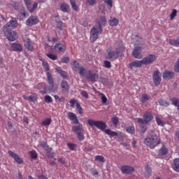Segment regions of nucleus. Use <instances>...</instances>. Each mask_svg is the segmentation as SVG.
Returning <instances> with one entry per match:
<instances>
[{"mask_svg":"<svg viewBox=\"0 0 179 179\" xmlns=\"http://www.w3.org/2000/svg\"><path fill=\"white\" fill-rule=\"evenodd\" d=\"M80 94L83 96V97H85V99H89V94L85 90H81Z\"/></svg>","mask_w":179,"mask_h":179,"instance_id":"52","label":"nucleus"},{"mask_svg":"<svg viewBox=\"0 0 179 179\" xmlns=\"http://www.w3.org/2000/svg\"><path fill=\"white\" fill-rule=\"evenodd\" d=\"M29 155L31 157V159H37L38 157V155L37 154V152L36 150H33L29 152Z\"/></svg>","mask_w":179,"mask_h":179,"instance_id":"47","label":"nucleus"},{"mask_svg":"<svg viewBox=\"0 0 179 179\" xmlns=\"http://www.w3.org/2000/svg\"><path fill=\"white\" fill-rule=\"evenodd\" d=\"M44 100L45 103H52V97H51L50 95L45 96Z\"/></svg>","mask_w":179,"mask_h":179,"instance_id":"49","label":"nucleus"},{"mask_svg":"<svg viewBox=\"0 0 179 179\" xmlns=\"http://www.w3.org/2000/svg\"><path fill=\"white\" fill-rule=\"evenodd\" d=\"M68 117L71 121H73L74 124H79V120H78V117L76 115L72 112H69L68 113Z\"/></svg>","mask_w":179,"mask_h":179,"instance_id":"23","label":"nucleus"},{"mask_svg":"<svg viewBox=\"0 0 179 179\" xmlns=\"http://www.w3.org/2000/svg\"><path fill=\"white\" fill-rule=\"evenodd\" d=\"M161 142L160 138L156 134H151L144 139L145 145L150 149H155L160 145Z\"/></svg>","mask_w":179,"mask_h":179,"instance_id":"1","label":"nucleus"},{"mask_svg":"<svg viewBox=\"0 0 179 179\" xmlns=\"http://www.w3.org/2000/svg\"><path fill=\"white\" fill-rule=\"evenodd\" d=\"M28 101H31L32 103L37 101V96H36V94H34V96H29Z\"/></svg>","mask_w":179,"mask_h":179,"instance_id":"53","label":"nucleus"},{"mask_svg":"<svg viewBox=\"0 0 179 179\" xmlns=\"http://www.w3.org/2000/svg\"><path fill=\"white\" fill-rule=\"evenodd\" d=\"M95 160H96V162H100L101 163H104V162H106L104 157H103L101 155L95 156Z\"/></svg>","mask_w":179,"mask_h":179,"instance_id":"41","label":"nucleus"},{"mask_svg":"<svg viewBox=\"0 0 179 179\" xmlns=\"http://www.w3.org/2000/svg\"><path fill=\"white\" fill-rule=\"evenodd\" d=\"M71 65L73 71H78V69L80 68V66H79V62H78V61L76 60L72 62Z\"/></svg>","mask_w":179,"mask_h":179,"instance_id":"33","label":"nucleus"},{"mask_svg":"<svg viewBox=\"0 0 179 179\" xmlns=\"http://www.w3.org/2000/svg\"><path fill=\"white\" fill-rule=\"evenodd\" d=\"M149 100H150V96L146 94H143L140 99V101L142 103H146Z\"/></svg>","mask_w":179,"mask_h":179,"instance_id":"31","label":"nucleus"},{"mask_svg":"<svg viewBox=\"0 0 179 179\" xmlns=\"http://www.w3.org/2000/svg\"><path fill=\"white\" fill-rule=\"evenodd\" d=\"M59 75L61 76L62 78H68V74L66 73L65 71L62 70L61 71V73H59Z\"/></svg>","mask_w":179,"mask_h":179,"instance_id":"61","label":"nucleus"},{"mask_svg":"<svg viewBox=\"0 0 179 179\" xmlns=\"http://www.w3.org/2000/svg\"><path fill=\"white\" fill-rule=\"evenodd\" d=\"M24 47L28 50V51H34V48L31 45V40L30 38H27L24 41Z\"/></svg>","mask_w":179,"mask_h":179,"instance_id":"21","label":"nucleus"},{"mask_svg":"<svg viewBox=\"0 0 179 179\" xmlns=\"http://www.w3.org/2000/svg\"><path fill=\"white\" fill-rule=\"evenodd\" d=\"M100 22H99V23L101 25L106 24V23H107V20L106 19L105 17L101 16V17H100Z\"/></svg>","mask_w":179,"mask_h":179,"instance_id":"58","label":"nucleus"},{"mask_svg":"<svg viewBox=\"0 0 179 179\" xmlns=\"http://www.w3.org/2000/svg\"><path fill=\"white\" fill-rule=\"evenodd\" d=\"M152 80L155 86H159V85H160V82H162V73H160L159 70L153 72Z\"/></svg>","mask_w":179,"mask_h":179,"instance_id":"9","label":"nucleus"},{"mask_svg":"<svg viewBox=\"0 0 179 179\" xmlns=\"http://www.w3.org/2000/svg\"><path fill=\"white\" fill-rule=\"evenodd\" d=\"M39 20L37 16H31L27 20V26H34V24H37L38 23Z\"/></svg>","mask_w":179,"mask_h":179,"instance_id":"16","label":"nucleus"},{"mask_svg":"<svg viewBox=\"0 0 179 179\" xmlns=\"http://www.w3.org/2000/svg\"><path fill=\"white\" fill-rule=\"evenodd\" d=\"M54 49L56 52H65L66 51V45H64V43H56Z\"/></svg>","mask_w":179,"mask_h":179,"instance_id":"15","label":"nucleus"},{"mask_svg":"<svg viewBox=\"0 0 179 179\" xmlns=\"http://www.w3.org/2000/svg\"><path fill=\"white\" fill-rule=\"evenodd\" d=\"M103 2L108 5L110 9L113 8V0H103Z\"/></svg>","mask_w":179,"mask_h":179,"instance_id":"56","label":"nucleus"},{"mask_svg":"<svg viewBox=\"0 0 179 179\" xmlns=\"http://www.w3.org/2000/svg\"><path fill=\"white\" fill-rule=\"evenodd\" d=\"M155 120L157 125H159V127H164V122H163V120H162L160 117H156Z\"/></svg>","mask_w":179,"mask_h":179,"instance_id":"43","label":"nucleus"},{"mask_svg":"<svg viewBox=\"0 0 179 179\" xmlns=\"http://www.w3.org/2000/svg\"><path fill=\"white\" fill-rule=\"evenodd\" d=\"M169 153V149L166 147V145H162L161 148L158 150V156L159 157H163V156H166Z\"/></svg>","mask_w":179,"mask_h":179,"instance_id":"19","label":"nucleus"},{"mask_svg":"<svg viewBox=\"0 0 179 179\" xmlns=\"http://www.w3.org/2000/svg\"><path fill=\"white\" fill-rule=\"evenodd\" d=\"M89 71H87L85 67L80 66L78 69V73L80 76H83V78H86V73H87Z\"/></svg>","mask_w":179,"mask_h":179,"instance_id":"25","label":"nucleus"},{"mask_svg":"<svg viewBox=\"0 0 179 179\" xmlns=\"http://www.w3.org/2000/svg\"><path fill=\"white\" fill-rule=\"evenodd\" d=\"M176 16H177V10L173 9L170 15L171 20H173V19H174V17H176Z\"/></svg>","mask_w":179,"mask_h":179,"instance_id":"55","label":"nucleus"},{"mask_svg":"<svg viewBox=\"0 0 179 179\" xmlns=\"http://www.w3.org/2000/svg\"><path fill=\"white\" fill-rule=\"evenodd\" d=\"M8 154L15 160V162H16V163H18V164H23V159H22L17 154L13 152L12 150H8Z\"/></svg>","mask_w":179,"mask_h":179,"instance_id":"13","label":"nucleus"},{"mask_svg":"<svg viewBox=\"0 0 179 179\" xmlns=\"http://www.w3.org/2000/svg\"><path fill=\"white\" fill-rule=\"evenodd\" d=\"M85 78L89 82L94 83L99 79V75H97L96 73L92 72V71H88L85 74Z\"/></svg>","mask_w":179,"mask_h":179,"instance_id":"10","label":"nucleus"},{"mask_svg":"<svg viewBox=\"0 0 179 179\" xmlns=\"http://www.w3.org/2000/svg\"><path fill=\"white\" fill-rule=\"evenodd\" d=\"M145 171L148 176H152V168L150 167V165H147L145 167Z\"/></svg>","mask_w":179,"mask_h":179,"instance_id":"51","label":"nucleus"},{"mask_svg":"<svg viewBox=\"0 0 179 179\" xmlns=\"http://www.w3.org/2000/svg\"><path fill=\"white\" fill-rule=\"evenodd\" d=\"M42 65H43L45 71H46L47 72H48V71H50V66L48 65V63H47L45 61H43Z\"/></svg>","mask_w":179,"mask_h":179,"instance_id":"50","label":"nucleus"},{"mask_svg":"<svg viewBox=\"0 0 179 179\" xmlns=\"http://www.w3.org/2000/svg\"><path fill=\"white\" fill-rule=\"evenodd\" d=\"M76 108L79 113V114L80 115L81 117L83 116V108H82V106H80V104L79 103V102H76Z\"/></svg>","mask_w":179,"mask_h":179,"instance_id":"37","label":"nucleus"},{"mask_svg":"<svg viewBox=\"0 0 179 179\" xmlns=\"http://www.w3.org/2000/svg\"><path fill=\"white\" fill-rule=\"evenodd\" d=\"M171 167L174 171L179 173V158H176L173 159Z\"/></svg>","mask_w":179,"mask_h":179,"instance_id":"22","label":"nucleus"},{"mask_svg":"<svg viewBox=\"0 0 179 179\" xmlns=\"http://www.w3.org/2000/svg\"><path fill=\"white\" fill-rule=\"evenodd\" d=\"M101 31H103L101 24L98 22L97 24L93 27L90 30V40L91 43H94V41L99 38V34H101Z\"/></svg>","mask_w":179,"mask_h":179,"instance_id":"2","label":"nucleus"},{"mask_svg":"<svg viewBox=\"0 0 179 179\" xmlns=\"http://www.w3.org/2000/svg\"><path fill=\"white\" fill-rule=\"evenodd\" d=\"M157 59V57L155 54H150L147 57H143L141 62L143 65H152Z\"/></svg>","mask_w":179,"mask_h":179,"instance_id":"6","label":"nucleus"},{"mask_svg":"<svg viewBox=\"0 0 179 179\" xmlns=\"http://www.w3.org/2000/svg\"><path fill=\"white\" fill-rule=\"evenodd\" d=\"M70 59H71L69 58V57H64L63 58L61 59V62L63 64H68V62H69Z\"/></svg>","mask_w":179,"mask_h":179,"instance_id":"54","label":"nucleus"},{"mask_svg":"<svg viewBox=\"0 0 179 179\" xmlns=\"http://www.w3.org/2000/svg\"><path fill=\"white\" fill-rule=\"evenodd\" d=\"M47 79L49 85H52L54 83V78L50 72L47 73Z\"/></svg>","mask_w":179,"mask_h":179,"instance_id":"35","label":"nucleus"},{"mask_svg":"<svg viewBox=\"0 0 179 179\" xmlns=\"http://www.w3.org/2000/svg\"><path fill=\"white\" fill-rule=\"evenodd\" d=\"M175 71L176 72H179V57H178V59L177 60L176 64L175 65Z\"/></svg>","mask_w":179,"mask_h":179,"instance_id":"63","label":"nucleus"},{"mask_svg":"<svg viewBox=\"0 0 179 179\" xmlns=\"http://www.w3.org/2000/svg\"><path fill=\"white\" fill-rule=\"evenodd\" d=\"M143 65L142 60H136L129 64L130 69H134V68H142Z\"/></svg>","mask_w":179,"mask_h":179,"instance_id":"17","label":"nucleus"},{"mask_svg":"<svg viewBox=\"0 0 179 179\" xmlns=\"http://www.w3.org/2000/svg\"><path fill=\"white\" fill-rule=\"evenodd\" d=\"M159 105L162 106L163 107H169V106H170V103L163 99H159Z\"/></svg>","mask_w":179,"mask_h":179,"instance_id":"40","label":"nucleus"},{"mask_svg":"<svg viewBox=\"0 0 179 179\" xmlns=\"http://www.w3.org/2000/svg\"><path fill=\"white\" fill-rule=\"evenodd\" d=\"M50 90L52 93H55V92H58V85L57 84H50Z\"/></svg>","mask_w":179,"mask_h":179,"instance_id":"28","label":"nucleus"},{"mask_svg":"<svg viewBox=\"0 0 179 179\" xmlns=\"http://www.w3.org/2000/svg\"><path fill=\"white\" fill-rule=\"evenodd\" d=\"M39 146H41V148H43L44 150H48V144H47V142L41 141L39 143Z\"/></svg>","mask_w":179,"mask_h":179,"instance_id":"42","label":"nucleus"},{"mask_svg":"<svg viewBox=\"0 0 179 179\" xmlns=\"http://www.w3.org/2000/svg\"><path fill=\"white\" fill-rule=\"evenodd\" d=\"M122 174H132L135 171V168L129 165H124L120 168Z\"/></svg>","mask_w":179,"mask_h":179,"instance_id":"12","label":"nucleus"},{"mask_svg":"<svg viewBox=\"0 0 179 179\" xmlns=\"http://www.w3.org/2000/svg\"><path fill=\"white\" fill-rule=\"evenodd\" d=\"M68 147L69 148V149H71V150H75V144L73 143H68Z\"/></svg>","mask_w":179,"mask_h":179,"instance_id":"64","label":"nucleus"},{"mask_svg":"<svg viewBox=\"0 0 179 179\" xmlns=\"http://www.w3.org/2000/svg\"><path fill=\"white\" fill-rule=\"evenodd\" d=\"M101 101L103 104H106L107 103V96L104 94H101Z\"/></svg>","mask_w":179,"mask_h":179,"instance_id":"60","label":"nucleus"},{"mask_svg":"<svg viewBox=\"0 0 179 179\" xmlns=\"http://www.w3.org/2000/svg\"><path fill=\"white\" fill-rule=\"evenodd\" d=\"M55 22L57 23V29H59V30L62 29V21L59 20V16L55 17Z\"/></svg>","mask_w":179,"mask_h":179,"instance_id":"30","label":"nucleus"},{"mask_svg":"<svg viewBox=\"0 0 179 179\" xmlns=\"http://www.w3.org/2000/svg\"><path fill=\"white\" fill-rule=\"evenodd\" d=\"M41 125H43V127H48V125H51V118H46L41 122Z\"/></svg>","mask_w":179,"mask_h":179,"instance_id":"34","label":"nucleus"},{"mask_svg":"<svg viewBox=\"0 0 179 179\" xmlns=\"http://www.w3.org/2000/svg\"><path fill=\"white\" fill-rule=\"evenodd\" d=\"M118 23H120V21L117 18H113L112 20H109V24L112 27L118 26Z\"/></svg>","mask_w":179,"mask_h":179,"instance_id":"32","label":"nucleus"},{"mask_svg":"<svg viewBox=\"0 0 179 179\" xmlns=\"http://www.w3.org/2000/svg\"><path fill=\"white\" fill-rule=\"evenodd\" d=\"M104 66H105V68H111V62H110L109 61L106 60L104 62Z\"/></svg>","mask_w":179,"mask_h":179,"instance_id":"62","label":"nucleus"},{"mask_svg":"<svg viewBox=\"0 0 179 179\" xmlns=\"http://www.w3.org/2000/svg\"><path fill=\"white\" fill-rule=\"evenodd\" d=\"M171 101L173 106H176V107H178V110H179V99L177 98H172Z\"/></svg>","mask_w":179,"mask_h":179,"instance_id":"46","label":"nucleus"},{"mask_svg":"<svg viewBox=\"0 0 179 179\" xmlns=\"http://www.w3.org/2000/svg\"><path fill=\"white\" fill-rule=\"evenodd\" d=\"M169 44H171V45H174L175 47H178L179 45L178 39H170Z\"/></svg>","mask_w":179,"mask_h":179,"instance_id":"45","label":"nucleus"},{"mask_svg":"<svg viewBox=\"0 0 179 179\" xmlns=\"http://www.w3.org/2000/svg\"><path fill=\"white\" fill-rule=\"evenodd\" d=\"M46 57H48V58H50V59H52V61H57V59H58V56L52 53L46 54Z\"/></svg>","mask_w":179,"mask_h":179,"instance_id":"36","label":"nucleus"},{"mask_svg":"<svg viewBox=\"0 0 179 179\" xmlns=\"http://www.w3.org/2000/svg\"><path fill=\"white\" fill-rule=\"evenodd\" d=\"M4 36L9 41H16L19 38V35L15 31H12L10 30L3 29Z\"/></svg>","mask_w":179,"mask_h":179,"instance_id":"5","label":"nucleus"},{"mask_svg":"<svg viewBox=\"0 0 179 179\" xmlns=\"http://www.w3.org/2000/svg\"><path fill=\"white\" fill-rule=\"evenodd\" d=\"M143 118L145 124H149L153 120V115L150 112L146 111L143 115Z\"/></svg>","mask_w":179,"mask_h":179,"instance_id":"20","label":"nucleus"},{"mask_svg":"<svg viewBox=\"0 0 179 179\" xmlns=\"http://www.w3.org/2000/svg\"><path fill=\"white\" fill-rule=\"evenodd\" d=\"M60 87L63 93H68L69 92V84H68V81L66 80H62Z\"/></svg>","mask_w":179,"mask_h":179,"instance_id":"18","label":"nucleus"},{"mask_svg":"<svg viewBox=\"0 0 179 179\" xmlns=\"http://www.w3.org/2000/svg\"><path fill=\"white\" fill-rule=\"evenodd\" d=\"M111 121H112L113 125H115V127H117V125H118V122H120V120H119L118 117H112Z\"/></svg>","mask_w":179,"mask_h":179,"instance_id":"48","label":"nucleus"},{"mask_svg":"<svg viewBox=\"0 0 179 179\" xmlns=\"http://www.w3.org/2000/svg\"><path fill=\"white\" fill-rule=\"evenodd\" d=\"M12 51L15 52H22L23 51V46L20 43H13L10 44Z\"/></svg>","mask_w":179,"mask_h":179,"instance_id":"14","label":"nucleus"},{"mask_svg":"<svg viewBox=\"0 0 179 179\" xmlns=\"http://www.w3.org/2000/svg\"><path fill=\"white\" fill-rule=\"evenodd\" d=\"M96 3V0H87L86 5H90L91 6H93Z\"/></svg>","mask_w":179,"mask_h":179,"instance_id":"59","label":"nucleus"},{"mask_svg":"<svg viewBox=\"0 0 179 179\" xmlns=\"http://www.w3.org/2000/svg\"><path fill=\"white\" fill-rule=\"evenodd\" d=\"M124 51H125V47H124V45L119 46L117 48H116L115 51L114 50L107 51L108 59H110L111 61H114L115 59H117L118 57H121Z\"/></svg>","mask_w":179,"mask_h":179,"instance_id":"3","label":"nucleus"},{"mask_svg":"<svg viewBox=\"0 0 179 179\" xmlns=\"http://www.w3.org/2000/svg\"><path fill=\"white\" fill-rule=\"evenodd\" d=\"M104 132L106 135H109V136H118V133L111 131L110 129H105Z\"/></svg>","mask_w":179,"mask_h":179,"instance_id":"27","label":"nucleus"},{"mask_svg":"<svg viewBox=\"0 0 179 179\" xmlns=\"http://www.w3.org/2000/svg\"><path fill=\"white\" fill-rule=\"evenodd\" d=\"M141 51L142 48L141 46H136L131 53L132 57L136 58V59H141V58L143 57L142 54H141Z\"/></svg>","mask_w":179,"mask_h":179,"instance_id":"11","label":"nucleus"},{"mask_svg":"<svg viewBox=\"0 0 179 179\" xmlns=\"http://www.w3.org/2000/svg\"><path fill=\"white\" fill-rule=\"evenodd\" d=\"M16 27H17V21L15 18H13L3 27V30H13Z\"/></svg>","mask_w":179,"mask_h":179,"instance_id":"8","label":"nucleus"},{"mask_svg":"<svg viewBox=\"0 0 179 179\" xmlns=\"http://www.w3.org/2000/svg\"><path fill=\"white\" fill-rule=\"evenodd\" d=\"M76 103H78L76 101V99H73L70 101V106L72 108H75V104H76Z\"/></svg>","mask_w":179,"mask_h":179,"instance_id":"57","label":"nucleus"},{"mask_svg":"<svg viewBox=\"0 0 179 179\" xmlns=\"http://www.w3.org/2000/svg\"><path fill=\"white\" fill-rule=\"evenodd\" d=\"M90 171H91L92 176H93L95 177L96 178H98V177L100 176L99 175V171H97L96 170V169L92 168V169H90Z\"/></svg>","mask_w":179,"mask_h":179,"instance_id":"38","label":"nucleus"},{"mask_svg":"<svg viewBox=\"0 0 179 179\" xmlns=\"http://www.w3.org/2000/svg\"><path fill=\"white\" fill-rule=\"evenodd\" d=\"M174 76V73L169 71H165L163 73L164 79H171Z\"/></svg>","mask_w":179,"mask_h":179,"instance_id":"26","label":"nucleus"},{"mask_svg":"<svg viewBox=\"0 0 179 179\" xmlns=\"http://www.w3.org/2000/svg\"><path fill=\"white\" fill-rule=\"evenodd\" d=\"M72 131L77 134L78 141H83L85 139V136L83 135V129L80 128V126H73L72 127Z\"/></svg>","mask_w":179,"mask_h":179,"instance_id":"7","label":"nucleus"},{"mask_svg":"<svg viewBox=\"0 0 179 179\" xmlns=\"http://www.w3.org/2000/svg\"><path fill=\"white\" fill-rule=\"evenodd\" d=\"M70 3H71L72 9H73V10H75L76 12H78V6H76V0H70Z\"/></svg>","mask_w":179,"mask_h":179,"instance_id":"39","label":"nucleus"},{"mask_svg":"<svg viewBox=\"0 0 179 179\" xmlns=\"http://www.w3.org/2000/svg\"><path fill=\"white\" fill-rule=\"evenodd\" d=\"M60 9L62 12H64V13H69V12H71V8H69L68 3H64L61 4Z\"/></svg>","mask_w":179,"mask_h":179,"instance_id":"24","label":"nucleus"},{"mask_svg":"<svg viewBox=\"0 0 179 179\" xmlns=\"http://www.w3.org/2000/svg\"><path fill=\"white\" fill-rule=\"evenodd\" d=\"M126 131L127 132H128V134H135V127L129 126V127L127 128Z\"/></svg>","mask_w":179,"mask_h":179,"instance_id":"44","label":"nucleus"},{"mask_svg":"<svg viewBox=\"0 0 179 179\" xmlns=\"http://www.w3.org/2000/svg\"><path fill=\"white\" fill-rule=\"evenodd\" d=\"M37 6H38V3L35 2L32 5V7H31V4L29 6V7L28 8V10H29L30 13H33V12H34V10L37 9Z\"/></svg>","mask_w":179,"mask_h":179,"instance_id":"29","label":"nucleus"},{"mask_svg":"<svg viewBox=\"0 0 179 179\" xmlns=\"http://www.w3.org/2000/svg\"><path fill=\"white\" fill-rule=\"evenodd\" d=\"M87 122L90 127H96L101 131H106V128H107V124L103 121L89 119Z\"/></svg>","mask_w":179,"mask_h":179,"instance_id":"4","label":"nucleus"}]
</instances>
